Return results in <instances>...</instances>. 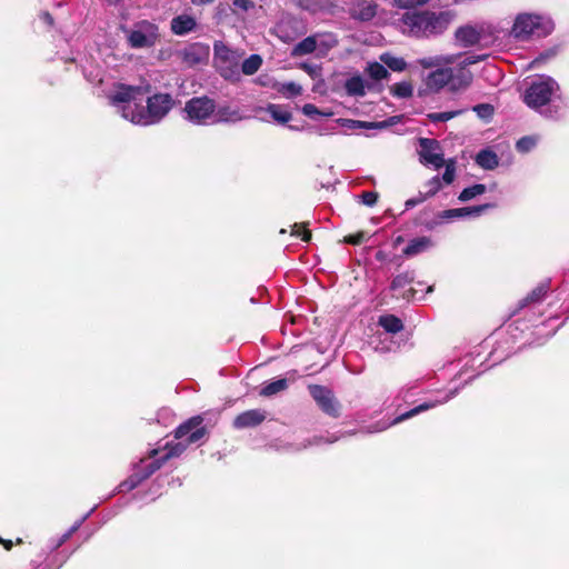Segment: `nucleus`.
I'll use <instances>...</instances> for the list:
<instances>
[{"mask_svg": "<svg viewBox=\"0 0 569 569\" xmlns=\"http://www.w3.org/2000/svg\"><path fill=\"white\" fill-rule=\"evenodd\" d=\"M214 113L217 117L214 122L227 123V122H237V121L242 120L239 109L231 108L229 106H220L218 108L216 107Z\"/></svg>", "mask_w": 569, "mask_h": 569, "instance_id": "nucleus-26", "label": "nucleus"}, {"mask_svg": "<svg viewBox=\"0 0 569 569\" xmlns=\"http://www.w3.org/2000/svg\"><path fill=\"white\" fill-rule=\"evenodd\" d=\"M97 509V505L93 506L87 513H84L79 520H77L67 532H64L61 537L57 539H50L48 541L47 548L48 553L56 551L59 549L64 542H67L70 537L81 527V525Z\"/></svg>", "mask_w": 569, "mask_h": 569, "instance_id": "nucleus-16", "label": "nucleus"}, {"mask_svg": "<svg viewBox=\"0 0 569 569\" xmlns=\"http://www.w3.org/2000/svg\"><path fill=\"white\" fill-rule=\"evenodd\" d=\"M550 288V280L540 282L523 299L519 301V309L528 308V311L536 316L537 306L543 300Z\"/></svg>", "mask_w": 569, "mask_h": 569, "instance_id": "nucleus-12", "label": "nucleus"}, {"mask_svg": "<svg viewBox=\"0 0 569 569\" xmlns=\"http://www.w3.org/2000/svg\"><path fill=\"white\" fill-rule=\"evenodd\" d=\"M445 172L441 176V182L446 184H451L456 178V160L450 158L445 160Z\"/></svg>", "mask_w": 569, "mask_h": 569, "instance_id": "nucleus-42", "label": "nucleus"}, {"mask_svg": "<svg viewBox=\"0 0 569 569\" xmlns=\"http://www.w3.org/2000/svg\"><path fill=\"white\" fill-rule=\"evenodd\" d=\"M366 71H367L368 76L375 81H381L383 79H387L390 76V73H389L388 69L385 67V64L379 63L377 61L369 62L366 68Z\"/></svg>", "mask_w": 569, "mask_h": 569, "instance_id": "nucleus-35", "label": "nucleus"}, {"mask_svg": "<svg viewBox=\"0 0 569 569\" xmlns=\"http://www.w3.org/2000/svg\"><path fill=\"white\" fill-rule=\"evenodd\" d=\"M184 449H186V445H182L181 442L176 443L173 446H170L168 448V451L159 458L156 457L158 455V450L152 449L150 451V458H153L156 460V462H160L161 467H162L167 462V460H169L170 458L179 457L184 451Z\"/></svg>", "mask_w": 569, "mask_h": 569, "instance_id": "nucleus-31", "label": "nucleus"}, {"mask_svg": "<svg viewBox=\"0 0 569 569\" xmlns=\"http://www.w3.org/2000/svg\"><path fill=\"white\" fill-rule=\"evenodd\" d=\"M380 60L385 64L387 69H390L396 72H401L406 69L407 62L403 58L395 57L390 53H382L380 56Z\"/></svg>", "mask_w": 569, "mask_h": 569, "instance_id": "nucleus-34", "label": "nucleus"}, {"mask_svg": "<svg viewBox=\"0 0 569 569\" xmlns=\"http://www.w3.org/2000/svg\"><path fill=\"white\" fill-rule=\"evenodd\" d=\"M398 117L393 116L382 121H373V129H387L397 122Z\"/></svg>", "mask_w": 569, "mask_h": 569, "instance_id": "nucleus-57", "label": "nucleus"}, {"mask_svg": "<svg viewBox=\"0 0 569 569\" xmlns=\"http://www.w3.org/2000/svg\"><path fill=\"white\" fill-rule=\"evenodd\" d=\"M452 61H453L452 57L436 56V57H428V58L420 59L419 64L422 68H432V67L440 66L442 62L451 63Z\"/></svg>", "mask_w": 569, "mask_h": 569, "instance_id": "nucleus-47", "label": "nucleus"}, {"mask_svg": "<svg viewBox=\"0 0 569 569\" xmlns=\"http://www.w3.org/2000/svg\"><path fill=\"white\" fill-rule=\"evenodd\" d=\"M218 72L224 80L232 83L239 82L241 79V71L238 64H232L228 61H223V63L218 67Z\"/></svg>", "mask_w": 569, "mask_h": 569, "instance_id": "nucleus-29", "label": "nucleus"}, {"mask_svg": "<svg viewBox=\"0 0 569 569\" xmlns=\"http://www.w3.org/2000/svg\"><path fill=\"white\" fill-rule=\"evenodd\" d=\"M555 56V51L552 50H549V51H546V52H542L540 53V56L535 60V62H539V61H545L551 57Z\"/></svg>", "mask_w": 569, "mask_h": 569, "instance_id": "nucleus-61", "label": "nucleus"}, {"mask_svg": "<svg viewBox=\"0 0 569 569\" xmlns=\"http://www.w3.org/2000/svg\"><path fill=\"white\" fill-rule=\"evenodd\" d=\"M522 102L541 118L552 122L566 119L568 104L559 82L548 74H536L526 82Z\"/></svg>", "mask_w": 569, "mask_h": 569, "instance_id": "nucleus-2", "label": "nucleus"}, {"mask_svg": "<svg viewBox=\"0 0 569 569\" xmlns=\"http://www.w3.org/2000/svg\"><path fill=\"white\" fill-rule=\"evenodd\" d=\"M297 7L315 14L322 9V2L321 0H297Z\"/></svg>", "mask_w": 569, "mask_h": 569, "instance_id": "nucleus-48", "label": "nucleus"}, {"mask_svg": "<svg viewBox=\"0 0 569 569\" xmlns=\"http://www.w3.org/2000/svg\"><path fill=\"white\" fill-rule=\"evenodd\" d=\"M475 161L483 170H493L499 166L498 154L489 148L481 149L476 154Z\"/></svg>", "mask_w": 569, "mask_h": 569, "instance_id": "nucleus-21", "label": "nucleus"}, {"mask_svg": "<svg viewBox=\"0 0 569 569\" xmlns=\"http://www.w3.org/2000/svg\"><path fill=\"white\" fill-rule=\"evenodd\" d=\"M553 30L550 19L533 13H520L516 17L511 36L519 41L530 38H545Z\"/></svg>", "mask_w": 569, "mask_h": 569, "instance_id": "nucleus-4", "label": "nucleus"}, {"mask_svg": "<svg viewBox=\"0 0 569 569\" xmlns=\"http://www.w3.org/2000/svg\"><path fill=\"white\" fill-rule=\"evenodd\" d=\"M207 56L208 50L199 43L190 44L181 51V59L188 67L200 64Z\"/></svg>", "mask_w": 569, "mask_h": 569, "instance_id": "nucleus-17", "label": "nucleus"}, {"mask_svg": "<svg viewBox=\"0 0 569 569\" xmlns=\"http://www.w3.org/2000/svg\"><path fill=\"white\" fill-rule=\"evenodd\" d=\"M366 240V233L365 232H358L356 234H350L346 237V242L351 244H361Z\"/></svg>", "mask_w": 569, "mask_h": 569, "instance_id": "nucleus-58", "label": "nucleus"}, {"mask_svg": "<svg viewBox=\"0 0 569 569\" xmlns=\"http://www.w3.org/2000/svg\"><path fill=\"white\" fill-rule=\"evenodd\" d=\"M378 325L383 328V330L388 333H398L403 329L402 320L391 313L382 315L378 319Z\"/></svg>", "mask_w": 569, "mask_h": 569, "instance_id": "nucleus-25", "label": "nucleus"}, {"mask_svg": "<svg viewBox=\"0 0 569 569\" xmlns=\"http://www.w3.org/2000/svg\"><path fill=\"white\" fill-rule=\"evenodd\" d=\"M472 110L477 113V116L485 120L490 121L493 117L495 109L493 106L490 103H478L472 107Z\"/></svg>", "mask_w": 569, "mask_h": 569, "instance_id": "nucleus-44", "label": "nucleus"}, {"mask_svg": "<svg viewBox=\"0 0 569 569\" xmlns=\"http://www.w3.org/2000/svg\"><path fill=\"white\" fill-rule=\"evenodd\" d=\"M538 144V137L537 136H523L516 142V150L519 153H529L532 151Z\"/></svg>", "mask_w": 569, "mask_h": 569, "instance_id": "nucleus-38", "label": "nucleus"}, {"mask_svg": "<svg viewBox=\"0 0 569 569\" xmlns=\"http://www.w3.org/2000/svg\"><path fill=\"white\" fill-rule=\"evenodd\" d=\"M266 419V411L261 409H250L247 411H243L239 413L233 422L232 426L234 429H246V428H253L262 423Z\"/></svg>", "mask_w": 569, "mask_h": 569, "instance_id": "nucleus-13", "label": "nucleus"}, {"mask_svg": "<svg viewBox=\"0 0 569 569\" xmlns=\"http://www.w3.org/2000/svg\"><path fill=\"white\" fill-rule=\"evenodd\" d=\"M513 325H516V329H520L522 332L525 331V329H528L527 322L521 319L515 320V322L511 323L509 327H512Z\"/></svg>", "mask_w": 569, "mask_h": 569, "instance_id": "nucleus-62", "label": "nucleus"}, {"mask_svg": "<svg viewBox=\"0 0 569 569\" xmlns=\"http://www.w3.org/2000/svg\"><path fill=\"white\" fill-rule=\"evenodd\" d=\"M425 200H427V197L425 196L423 192L420 191L417 197H412L405 202V208L406 210H410L416 206L422 203Z\"/></svg>", "mask_w": 569, "mask_h": 569, "instance_id": "nucleus-56", "label": "nucleus"}, {"mask_svg": "<svg viewBox=\"0 0 569 569\" xmlns=\"http://www.w3.org/2000/svg\"><path fill=\"white\" fill-rule=\"evenodd\" d=\"M232 4L242 11H248L254 7V3L251 0H233Z\"/></svg>", "mask_w": 569, "mask_h": 569, "instance_id": "nucleus-59", "label": "nucleus"}, {"mask_svg": "<svg viewBox=\"0 0 569 569\" xmlns=\"http://www.w3.org/2000/svg\"><path fill=\"white\" fill-rule=\"evenodd\" d=\"M161 468L160 462H156L153 458H142L132 465L131 475L121 481L114 490L107 497L112 498L117 493L129 492L138 488L143 481L149 479L156 471Z\"/></svg>", "mask_w": 569, "mask_h": 569, "instance_id": "nucleus-5", "label": "nucleus"}, {"mask_svg": "<svg viewBox=\"0 0 569 569\" xmlns=\"http://www.w3.org/2000/svg\"><path fill=\"white\" fill-rule=\"evenodd\" d=\"M308 390L311 398L325 415L331 418L340 417L341 403L330 388L321 385H310Z\"/></svg>", "mask_w": 569, "mask_h": 569, "instance_id": "nucleus-9", "label": "nucleus"}, {"mask_svg": "<svg viewBox=\"0 0 569 569\" xmlns=\"http://www.w3.org/2000/svg\"><path fill=\"white\" fill-rule=\"evenodd\" d=\"M318 46L317 36H308L301 41H299L297 44L293 46L291 56L292 57H300L312 53Z\"/></svg>", "mask_w": 569, "mask_h": 569, "instance_id": "nucleus-24", "label": "nucleus"}, {"mask_svg": "<svg viewBox=\"0 0 569 569\" xmlns=\"http://www.w3.org/2000/svg\"><path fill=\"white\" fill-rule=\"evenodd\" d=\"M419 144V161L425 166H431L435 169H440L445 164V157L440 142L431 138H418Z\"/></svg>", "mask_w": 569, "mask_h": 569, "instance_id": "nucleus-10", "label": "nucleus"}, {"mask_svg": "<svg viewBox=\"0 0 569 569\" xmlns=\"http://www.w3.org/2000/svg\"><path fill=\"white\" fill-rule=\"evenodd\" d=\"M299 68L303 70L312 80H322V68L320 64L301 62Z\"/></svg>", "mask_w": 569, "mask_h": 569, "instance_id": "nucleus-43", "label": "nucleus"}, {"mask_svg": "<svg viewBox=\"0 0 569 569\" xmlns=\"http://www.w3.org/2000/svg\"><path fill=\"white\" fill-rule=\"evenodd\" d=\"M455 219H469L467 207L452 208L440 211L435 220L427 223L428 229H433L436 226L445 222L452 221Z\"/></svg>", "mask_w": 569, "mask_h": 569, "instance_id": "nucleus-19", "label": "nucleus"}, {"mask_svg": "<svg viewBox=\"0 0 569 569\" xmlns=\"http://www.w3.org/2000/svg\"><path fill=\"white\" fill-rule=\"evenodd\" d=\"M197 28V20L188 14H180L171 20V31L176 36H186Z\"/></svg>", "mask_w": 569, "mask_h": 569, "instance_id": "nucleus-20", "label": "nucleus"}, {"mask_svg": "<svg viewBox=\"0 0 569 569\" xmlns=\"http://www.w3.org/2000/svg\"><path fill=\"white\" fill-rule=\"evenodd\" d=\"M345 90L350 97H363L366 94V82L360 74H355L346 80Z\"/></svg>", "mask_w": 569, "mask_h": 569, "instance_id": "nucleus-23", "label": "nucleus"}, {"mask_svg": "<svg viewBox=\"0 0 569 569\" xmlns=\"http://www.w3.org/2000/svg\"><path fill=\"white\" fill-rule=\"evenodd\" d=\"M360 198L365 206L372 207L377 203L379 196L375 191H365L361 193Z\"/></svg>", "mask_w": 569, "mask_h": 569, "instance_id": "nucleus-54", "label": "nucleus"}, {"mask_svg": "<svg viewBox=\"0 0 569 569\" xmlns=\"http://www.w3.org/2000/svg\"><path fill=\"white\" fill-rule=\"evenodd\" d=\"M413 280H415V271L407 270V271L393 277V279L391 280V283H390V290L398 291L400 289H403L406 286L413 282Z\"/></svg>", "mask_w": 569, "mask_h": 569, "instance_id": "nucleus-36", "label": "nucleus"}, {"mask_svg": "<svg viewBox=\"0 0 569 569\" xmlns=\"http://www.w3.org/2000/svg\"><path fill=\"white\" fill-rule=\"evenodd\" d=\"M493 208H496V204L492 202L467 207L468 217L469 218L480 217L483 212H486L489 209H493Z\"/></svg>", "mask_w": 569, "mask_h": 569, "instance_id": "nucleus-50", "label": "nucleus"}, {"mask_svg": "<svg viewBox=\"0 0 569 569\" xmlns=\"http://www.w3.org/2000/svg\"><path fill=\"white\" fill-rule=\"evenodd\" d=\"M416 295H417V290L410 288L408 289L403 295H402V298L403 299H407V300H410V299H415L416 298Z\"/></svg>", "mask_w": 569, "mask_h": 569, "instance_id": "nucleus-64", "label": "nucleus"}, {"mask_svg": "<svg viewBox=\"0 0 569 569\" xmlns=\"http://www.w3.org/2000/svg\"><path fill=\"white\" fill-rule=\"evenodd\" d=\"M426 187L428 189L423 193L427 197V199L433 197L435 194H437L440 191V189L442 188V182H441L440 177L439 176H435L431 179H429L426 182Z\"/></svg>", "mask_w": 569, "mask_h": 569, "instance_id": "nucleus-49", "label": "nucleus"}, {"mask_svg": "<svg viewBox=\"0 0 569 569\" xmlns=\"http://www.w3.org/2000/svg\"><path fill=\"white\" fill-rule=\"evenodd\" d=\"M455 38L460 47L470 48L477 46L481 41L482 34L473 26L466 24L456 30Z\"/></svg>", "mask_w": 569, "mask_h": 569, "instance_id": "nucleus-14", "label": "nucleus"}, {"mask_svg": "<svg viewBox=\"0 0 569 569\" xmlns=\"http://www.w3.org/2000/svg\"><path fill=\"white\" fill-rule=\"evenodd\" d=\"M487 191V186L483 183H473L472 186L466 187L458 194L460 202H467L473 198L483 194Z\"/></svg>", "mask_w": 569, "mask_h": 569, "instance_id": "nucleus-32", "label": "nucleus"}, {"mask_svg": "<svg viewBox=\"0 0 569 569\" xmlns=\"http://www.w3.org/2000/svg\"><path fill=\"white\" fill-rule=\"evenodd\" d=\"M451 77V68H438L427 76L426 86L432 91H439L446 86L449 87Z\"/></svg>", "mask_w": 569, "mask_h": 569, "instance_id": "nucleus-15", "label": "nucleus"}, {"mask_svg": "<svg viewBox=\"0 0 569 569\" xmlns=\"http://www.w3.org/2000/svg\"><path fill=\"white\" fill-rule=\"evenodd\" d=\"M451 79L449 82V89L452 92L466 89L472 81V73L461 64L459 68H451Z\"/></svg>", "mask_w": 569, "mask_h": 569, "instance_id": "nucleus-18", "label": "nucleus"}, {"mask_svg": "<svg viewBox=\"0 0 569 569\" xmlns=\"http://www.w3.org/2000/svg\"><path fill=\"white\" fill-rule=\"evenodd\" d=\"M159 37L158 26L147 20L139 21L133 29L127 31L128 44L133 49L151 48Z\"/></svg>", "mask_w": 569, "mask_h": 569, "instance_id": "nucleus-8", "label": "nucleus"}, {"mask_svg": "<svg viewBox=\"0 0 569 569\" xmlns=\"http://www.w3.org/2000/svg\"><path fill=\"white\" fill-rule=\"evenodd\" d=\"M216 102L213 99L201 96L189 99L183 108L186 120L196 126L206 124L207 121L214 114Z\"/></svg>", "mask_w": 569, "mask_h": 569, "instance_id": "nucleus-7", "label": "nucleus"}, {"mask_svg": "<svg viewBox=\"0 0 569 569\" xmlns=\"http://www.w3.org/2000/svg\"><path fill=\"white\" fill-rule=\"evenodd\" d=\"M262 62L263 60L260 54L252 53L243 60L240 67V71L246 76H252L260 69Z\"/></svg>", "mask_w": 569, "mask_h": 569, "instance_id": "nucleus-30", "label": "nucleus"}, {"mask_svg": "<svg viewBox=\"0 0 569 569\" xmlns=\"http://www.w3.org/2000/svg\"><path fill=\"white\" fill-rule=\"evenodd\" d=\"M313 132L318 133L319 136L325 134H331L335 132V127H328V126H321V127H311L310 128Z\"/></svg>", "mask_w": 569, "mask_h": 569, "instance_id": "nucleus-60", "label": "nucleus"}, {"mask_svg": "<svg viewBox=\"0 0 569 569\" xmlns=\"http://www.w3.org/2000/svg\"><path fill=\"white\" fill-rule=\"evenodd\" d=\"M432 242L431 239L427 236H421L411 239L408 244L403 248V254L408 257L416 256L429 249Z\"/></svg>", "mask_w": 569, "mask_h": 569, "instance_id": "nucleus-22", "label": "nucleus"}, {"mask_svg": "<svg viewBox=\"0 0 569 569\" xmlns=\"http://www.w3.org/2000/svg\"><path fill=\"white\" fill-rule=\"evenodd\" d=\"M488 58V54L486 53H480V54H477V53H472V54H469L462 61H461V66L467 68L468 66H471V64H476L478 62H481L483 60H486Z\"/></svg>", "mask_w": 569, "mask_h": 569, "instance_id": "nucleus-53", "label": "nucleus"}, {"mask_svg": "<svg viewBox=\"0 0 569 569\" xmlns=\"http://www.w3.org/2000/svg\"><path fill=\"white\" fill-rule=\"evenodd\" d=\"M461 387H456L453 389H450L446 396L441 399H437L435 401H428V402H423L419 406H416L415 408L397 416L396 418H393L391 421L389 422H385V421H378L376 422L375 425H371L369 427V432L373 433V432H381L386 429H388L389 427H392V426H396L405 420H408L423 411H427L429 409H432L439 405H443L446 402H448L449 400H451L452 398H455L459 390H460Z\"/></svg>", "mask_w": 569, "mask_h": 569, "instance_id": "nucleus-6", "label": "nucleus"}, {"mask_svg": "<svg viewBox=\"0 0 569 569\" xmlns=\"http://www.w3.org/2000/svg\"><path fill=\"white\" fill-rule=\"evenodd\" d=\"M396 7L400 9H410L417 6H423L429 2V0H393Z\"/></svg>", "mask_w": 569, "mask_h": 569, "instance_id": "nucleus-52", "label": "nucleus"}, {"mask_svg": "<svg viewBox=\"0 0 569 569\" xmlns=\"http://www.w3.org/2000/svg\"><path fill=\"white\" fill-rule=\"evenodd\" d=\"M41 20H43L47 24L52 26L53 24V18L52 16L44 11L40 14Z\"/></svg>", "mask_w": 569, "mask_h": 569, "instance_id": "nucleus-63", "label": "nucleus"}, {"mask_svg": "<svg viewBox=\"0 0 569 569\" xmlns=\"http://www.w3.org/2000/svg\"><path fill=\"white\" fill-rule=\"evenodd\" d=\"M393 97L406 99L410 98L413 93V88L410 82L401 81L393 84L390 89Z\"/></svg>", "mask_w": 569, "mask_h": 569, "instance_id": "nucleus-40", "label": "nucleus"}, {"mask_svg": "<svg viewBox=\"0 0 569 569\" xmlns=\"http://www.w3.org/2000/svg\"><path fill=\"white\" fill-rule=\"evenodd\" d=\"M291 236L301 238L302 241H310L311 232L308 229L300 230V226L295 223L292 226Z\"/></svg>", "mask_w": 569, "mask_h": 569, "instance_id": "nucleus-55", "label": "nucleus"}, {"mask_svg": "<svg viewBox=\"0 0 569 569\" xmlns=\"http://www.w3.org/2000/svg\"><path fill=\"white\" fill-rule=\"evenodd\" d=\"M202 422L203 419L200 416L188 419L176 428L174 438L186 439L188 445L196 443L207 433V428L202 426Z\"/></svg>", "mask_w": 569, "mask_h": 569, "instance_id": "nucleus-11", "label": "nucleus"}, {"mask_svg": "<svg viewBox=\"0 0 569 569\" xmlns=\"http://www.w3.org/2000/svg\"><path fill=\"white\" fill-rule=\"evenodd\" d=\"M288 388V380L286 378H278L272 381L266 382L259 391L262 397H272Z\"/></svg>", "mask_w": 569, "mask_h": 569, "instance_id": "nucleus-28", "label": "nucleus"}, {"mask_svg": "<svg viewBox=\"0 0 569 569\" xmlns=\"http://www.w3.org/2000/svg\"><path fill=\"white\" fill-rule=\"evenodd\" d=\"M377 13V6L373 3H363L355 10L352 17L360 21H370Z\"/></svg>", "mask_w": 569, "mask_h": 569, "instance_id": "nucleus-37", "label": "nucleus"}, {"mask_svg": "<svg viewBox=\"0 0 569 569\" xmlns=\"http://www.w3.org/2000/svg\"><path fill=\"white\" fill-rule=\"evenodd\" d=\"M150 93V84L117 83L108 99L110 104L120 108L124 119L133 124L148 127L161 122L174 106L170 93Z\"/></svg>", "mask_w": 569, "mask_h": 569, "instance_id": "nucleus-1", "label": "nucleus"}, {"mask_svg": "<svg viewBox=\"0 0 569 569\" xmlns=\"http://www.w3.org/2000/svg\"><path fill=\"white\" fill-rule=\"evenodd\" d=\"M301 111L306 117L311 119H316L317 117H331L333 114L331 111L320 110L313 103L303 104Z\"/></svg>", "mask_w": 569, "mask_h": 569, "instance_id": "nucleus-45", "label": "nucleus"}, {"mask_svg": "<svg viewBox=\"0 0 569 569\" xmlns=\"http://www.w3.org/2000/svg\"><path fill=\"white\" fill-rule=\"evenodd\" d=\"M278 91L282 93L286 98H295L301 94L302 88L300 84L290 81L282 83Z\"/></svg>", "mask_w": 569, "mask_h": 569, "instance_id": "nucleus-46", "label": "nucleus"}, {"mask_svg": "<svg viewBox=\"0 0 569 569\" xmlns=\"http://www.w3.org/2000/svg\"><path fill=\"white\" fill-rule=\"evenodd\" d=\"M266 111L276 122L281 124H286L292 119V113L280 104L269 103Z\"/></svg>", "mask_w": 569, "mask_h": 569, "instance_id": "nucleus-27", "label": "nucleus"}, {"mask_svg": "<svg viewBox=\"0 0 569 569\" xmlns=\"http://www.w3.org/2000/svg\"><path fill=\"white\" fill-rule=\"evenodd\" d=\"M452 19L449 11H415L402 17V23L408 34L417 39L431 38L443 33Z\"/></svg>", "mask_w": 569, "mask_h": 569, "instance_id": "nucleus-3", "label": "nucleus"}, {"mask_svg": "<svg viewBox=\"0 0 569 569\" xmlns=\"http://www.w3.org/2000/svg\"><path fill=\"white\" fill-rule=\"evenodd\" d=\"M322 441H323L322 437H313L311 439L305 440L302 443L290 445V450L291 451H300V450L306 449V448L311 447V446H318Z\"/></svg>", "mask_w": 569, "mask_h": 569, "instance_id": "nucleus-51", "label": "nucleus"}, {"mask_svg": "<svg viewBox=\"0 0 569 569\" xmlns=\"http://www.w3.org/2000/svg\"><path fill=\"white\" fill-rule=\"evenodd\" d=\"M557 319H558L557 317L556 318L550 317L548 320L542 321L539 325H535L531 319L529 320V322H531V326L535 327V329H536L535 333L545 335L547 338H549V337H552L557 332V330L563 325V322H561L557 326H552V322Z\"/></svg>", "mask_w": 569, "mask_h": 569, "instance_id": "nucleus-33", "label": "nucleus"}, {"mask_svg": "<svg viewBox=\"0 0 569 569\" xmlns=\"http://www.w3.org/2000/svg\"><path fill=\"white\" fill-rule=\"evenodd\" d=\"M342 127L355 130V129H367V130H373V121H362V120H353V119H343L340 118L337 120Z\"/></svg>", "mask_w": 569, "mask_h": 569, "instance_id": "nucleus-41", "label": "nucleus"}, {"mask_svg": "<svg viewBox=\"0 0 569 569\" xmlns=\"http://www.w3.org/2000/svg\"><path fill=\"white\" fill-rule=\"evenodd\" d=\"M465 112L463 109L458 110H450V111H443V112H430L427 114V119L432 122H447Z\"/></svg>", "mask_w": 569, "mask_h": 569, "instance_id": "nucleus-39", "label": "nucleus"}]
</instances>
